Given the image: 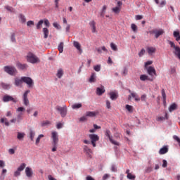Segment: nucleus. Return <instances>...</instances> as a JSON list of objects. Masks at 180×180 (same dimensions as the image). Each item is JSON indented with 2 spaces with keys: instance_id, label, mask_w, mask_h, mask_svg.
<instances>
[{
  "instance_id": "f257e3e1",
  "label": "nucleus",
  "mask_w": 180,
  "mask_h": 180,
  "mask_svg": "<svg viewBox=\"0 0 180 180\" xmlns=\"http://www.w3.org/2000/svg\"><path fill=\"white\" fill-rule=\"evenodd\" d=\"M27 61L31 64H37L40 63V58L32 52H29L27 55Z\"/></svg>"
},
{
  "instance_id": "f03ea898",
  "label": "nucleus",
  "mask_w": 180,
  "mask_h": 180,
  "mask_svg": "<svg viewBox=\"0 0 180 180\" xmlns=\"http://www.w3.org/2000/svg\"><path fill=\"white\" fill-rule=\"evenodd\" d=\"M150 34H154L155 39H158L160 36H162L164 33H165V31L163 29H157L155 28L150 31H149Z\"/></svg>"
},
{
  "instance_id": "7ed1b4c3",
  "label": "nucleus",
  "mask_w": 180,
  "mask_h": 180,
  "mask_svg": "<svg viewBox=\"0 0 180 180\" xmlns=\"http://www.w3.org/2000/svg\"><path fill=\"white\" fill-rule=\"evenodd\" d=\"M55 109L60 113L61 117H65L67 116V105H63V107L56 105Z\"/></svg>"
},
{
  "instance_id": "20e7f679",
  "label": "nucleus",
  "mask_w": 180,
  "mask_h": 180,
  "mask_svg": "<svg viewBox=\"0 0 180 180\" xmlns=\"http://www.w3.org/2000/svg\"><path fill=\"white\" fill-rule=\"evenodd\" d=\"M22 81L27 85L28 88H33L34 86V82L30 77H22Z\"/></svg>"
},
{
  "instance_id": "39448f33",
  "label": "nucleus",
  "mask_w": 180,
  "mask_h": 180,
  "mask_svg": "<svg viewBox=\"0 0 180 180\" xmlns=\"http://www.w3.org/2000/svg\"><path fill=\"white\" fill-rule=\"evenodd\" d=\"M4 71L7 74H8V75H15L18 74V70H16V68L13 66H5Z\"/></svg>"
},
{
  "instance_id": "423d86ee",
  "label": "nucleus",
  "mask_w": 180,
  "mask_h": 180,
  "mask_svg": "<svg viewBox=\"0 0 180 180\" xmlns=\"http://www.w3.org/2000/svg\"><path fill=\"white\" fill-rule=\"evenodd\" d=\"M89 138L93 147H96V141H99V136L98 134H89Z\"/></svg>"
},
{
  "instance_id": "0eeeda50",
  "label": "nucleus",
  "mask_w": 180,
  "mask_h": 180,
  "mask_svg": "<svg viewBox=\"0 0 180 180\" xmlns=\"http://www.w3.org/2000/svg\"><path fill=\"white\" fill-rule=\"evenodd\" d=\"M26 168V164L22 163L20 167H18L17 170L14 172L13 176L18 178V176H20V173Z\"/></svg>"
},
{
  "instance_id": "6e6552de",
  "label": "nucleus",
  "mask_w": 180,
  "mask_h": 180,
  "mask_svg": "<svg viewBox=\"0 0 180 180\" xmlns=\"http://www.w3.org/2000/svg\"><path fill=\"white\" fill-rule=\"evenodd\" d=\"M51 139H52V143L51 144H58V132L53 131L51 132Z\"/></svg>"
},
{
  "instance_id": "1a4fd4ad",
  "label": "nucleus",
  "mask_w": 180,
  "mask_h": 180,
  "mask_svg": "<svg viewBox=\"0 0 180 180\" xmlns=\"http://www.w3.org/2000/svg\"><path fill=\"white\" fill-rule=\"evenodd\" d=\"M30 94V90H27L25 91V93L22 95V101L23 103L25 106H29V98H27V95Z\"/></svg>"
},
{
  "instance_id": "9d476101",
  "label": "nucleus",
  "mask_w": 180,
  "mask_h": 180,
  "mask_svg": "<svg viewBox=\"0 0 180 180\" xmlns=\"http://www.w3.org/2000/svg\"><path fill=\"white\" fill-rule=\"evenodd\" d=\"M13 102L14 103H16V101L12 96H9L8 94H6L3 97V102Z\"/></svg>"
},
{
  "instance_id": "9b49d317",
  "label": "nucleus",
  "mask_w": 180,
  "mask_h": 180,
  "mask_svg": "<svg viewBox=\"0 0 180 180\" xmlns=\"http://www.w3.org/2000/svg\"><path fill=\"white\" fill-rule=\"evenodd\" d=\"M129 94H131V95H129L128 97L129 101H130V99H131V98H134V99L136 102L140 101V97H139V95H137V94L131 92V90H129Z\"/></svg>"
},
{
  "instance_id": "f8f14e48",
  "label": "nucleus",
  "mask_w": 180,
  "mask_h": 180,
  "mask_svg": "<svg viewBox=\"0 0 180 180\" xmlns=\"http://www.w3.org/2000/svg\"><path fill=\"white\" fill-rule=\"evenodd\" d=\"M83 151L86 153V154L89 157V158H92V150L89 148L87 146H84L83 148Z\"/></svg>"
},
{
  "instance_id": "ddd939ff",
  "label": "nucleus",
  "mask_w": 180,
  "mask_h": 180,
  "mask_svg": "<svg viewBox=\"0 0 180 180\" xmlns=\"http://www.w3.org/2000/svg\"><path fill=\"white\" fill-rule=\"evenodd\" d=\"M25 175L27 178H32L33 176V170L30 167L25 168Z\"/></svg>"
},
{
  "instance_id": "4468645a",
  "label": "nucleus",
  "mask_w": 180,
  "mask_h": 180,
  "mask_svg": "<svg viewBox=\"0 0 180 180\" xmlns=\"http://www.w3.org/2000/svg\"><path fill=\"white\" fill-rule=\"evenodd\" d=\"M146 69L148 75H150V77H154V75H155V69L154 68V67L150 66L148 68H146Z\"/></svg>"
},
{
  "instance_id": "2eb2a0df",
  "label": "nucleus",
  "mask_w": 180,
  "mask_h": 180,
  "mask_svg": "<svg viewBox=\"0 0 180 180\" xmlns=\"http://www.w3.org/2000/svg\"><path fill=\"white\" fill-rule=\"evenodd\" d=\"M16 67L18 68V70H27V67H29V66L27 65V64H22V63L18 62L16 63Z\"/></svg>"
},
{
  "instance_id": "dca6fc26",
  "label": "nucleus",
  "mask_w": 180,
  "mask_h": 180,
  "mask_svg": "<svg viewBox=\"0 0 180 180\" xmlns=\"http://www.w3.org/2000/svg\"><path fill=\"white\" fill-rule=\"evenodd\" d=\"M109 96L111 101H116L117 98L119 97V95L117 92L111 91L109 93Z\"/></svg>"
},
{
  "instance_id": "f3484780",
  "label": "nucleus",
  "mask_w": 180,
  "mask_h": 180,
  "mask_svg": "<svg viewBox=\"0 0 180 180\" xmlns=\"http://www.w3.org/2000/svg\"><path fill=\"white\" fill-rule=\"evenodd\" d=\"M103 94H105V86H101L96 89V94L101 96Z\"/></svg>"
},
{
  "instance_id": "a211bd4d",
  "label": "nucleus",
  "mask_w": 180,
  "mask_h": 180,
  "mask_svg": "<svg viewBox=\"0 0 180 180\" xmlns=\"http://www.w3.org/2000/svg\"><path fill=\"white\" fill-rule=\"evenodd\" d=\"M96 22L95 21L92 20L89 22L90 27H91V32L92 33H96Z\"/></svg>"
},
{
  "instance_id": "6ab92c4d",
  "label": "nucleus",
  "mask_w": 180,
  "mask_h": 180,
  "mask_svg": "<svg viewBox=\"0 0 180 180\" xmlns=\"http://www.w3.org/2000/svg\"><path fill=\"white\" fill-rule=\"evenodd\" d=\"M73 46L77 49V50H78V51L82 53V49H81V44H79V42L74 41Z\"/></svg>"
},
{
  "instance_id": "aec40b11",
  "label": "nucleus",
  "mask_w": 180,
  "mask_h": 180,
  "mask_svg": "<svg viewBox=\"0 0 180 180\" xmlns=\"http://www.w3.org/2000/svg\"><path fill=\"white\" fill-rule=\"evenodd\" d=\"M177 108H178V105L174 103L169 107V112H174V110H176Z\"/></svg>"
},
{
  "instance_id": "412c9836",
  "label": "nucleus",
  "mask_w": 180,
  "mask_h": 180,
  "mask_svg": "<svg viewBox=\"0 0 180 180\" xmlns=\"http://www.w3.org/2000/svg\"><path fill=\"white\" fill-rule=\"evenodd\" d=\"M167 153H168V147L167 146L161 148L159 150V154L160 155L167 154Z\"/></svg>"
},
{
  "instance_id": "4be33fe9",
  "label": "nucleus",
  "mask_w": 180,
  "mask_h": 180,
  "mask_svg": "<svg viewBox=\"0 0 180 180\" xmlns=\"http://www.w3.org/2000/svg\"><path fill=\"white\" fill-rule=\"evenodd\" d=\"M63 75H64V70L61 68L58 69L56 74V76L58 77V78L61 79Z\"/></svg>"
},
{
  "instance_id": "5701e85b",
  "label": "nucleus",
  "mask_w": 180,
  "mask_h": 180,
  "mask_svg": "<svg viewBox=\"0 0 180 180\" xmlns=\"http://www.w3.org/2000/svg\"><path fill=\"white\" fill-rule=\"evenodd\" d=\"M89 81L91 83L96 82V73H95V72L91 73V75Z\"/></svg>"
},
{
  "instance_id": "b1692460",
  "label": "nucleus",
  "mask_w": 180,
  "mask_h": 180,
  "mask_svg": "<svg viewBox=\"0 0 180 180\" xmlns=\"http://www.w3.org/2000/svg\"><path fill=\"white\" fill-rule=\"evenodd\" d=\"M86 116L88 117H95L96 112L94 111H88L86 112Z\"/></svg>"
},
{
  "instance_id": "393cba45",
  "label": "nucleus",
  "mask_w": 180,
  "mask_h": 180,
  "mask_svg": "<svg viewBox=\"0 0 180 180\" xmlns=\"http://www.w3.org/2000/svg\"><path fill=\"white\" fill-rule=\"evenodd\" d=\"M34 136H36V132L33 129H30V139L31 141L34 140Z\"/></svg>"
},
{
  "instance_id": "a878e982",
  "label": "nucleus",
  "mask_w": 180,
  "mask_h": 180,
  "mask_svg": "<svg viewBox=\"0 0 180 180\" xmlns=\"http://www.w3.org/2000/svg\"><path fill=\"white\" fill-rule=\"evenodd\" d=\"M0 85L3 89H11V84L4 82L1 83Z\"/></svg>"
},
{
  "instance_id": "bb28decb",
  "label": "nucleus",
  "mask_w": 180,
  "mask_h": 180,
  "mask_svg": "<svg viewBox=\"0 0 180 180\" xmlns=\"http://www.w3.org/2000/svg\"><path fill=\"white\" fill-rule=\"evenodd\" d=\"M22 82H23V80H22V77H21V79L15 78L14 84H15V86H20V84Z\"/></svg>"
},
{
  "instance_id": "cd10ccee",
  "label": "nucleus",
  "mask_w": 180,
  "mask_h": 180,
  "mask_svg": "<svg viewBox=\"0 0 180 180\" xmlns=\"http://www.w3.org/2000/svg\"><path fill=\"white\" fill-rule=\"evenodd\" d=\"M25 136H26V134L23 132H18L17 134V139L18 140H23V139H25Z\"/></svg>"
},
{
  "instance_id": "c85d7f7f",
  "label": "nucleus",
  "mask_w": 180,
  "mask_h": 180,
  "mask_svg": "<svg viewBox=\"0 0 180 180\" xmlns=\"http://www.w3.org/2000/svg\"><path fill=\"white\" fill-rule=\"evenodd\" d=\"M140 79H141V81H147V80H148V81H153V79H150L148 78V76H147L146 75H141L140 76Z\"/></svg>"
},
{
  "instance_id": "c756f323",
  "label": "nucleus",
  "mask_w": 180,
  "mask_h": 180,
  "mask_svg": "<svg viewBox=\"0 0 180 180\" xmlns=\"http://www.w3.org/2000/svg\"><path fill=\"white\" fill-rule=\"evenodd\" d=\"M58 50L60 53L64 51V42H60L58 46Z\"/></svg>"
},
{
  "instance_id": "7c9ffc66",
  "label": "nucleus",
  "mask_w": 180,
  "mask_h": 180,
  "mask_svg": "<svg viewBox=\"0 0 180 180\" xmlns=\"http://www.w3.org/2000/svg\"><path fill=\"white\" fill-rule=\"evenodd\" d=\"M43 33H44V39H47V37H49V29L47 28H43V30H42Z\"/></svg>"
},
{
  "instance_id": "2f4dec72",
  "label": "nucleus",
  "mask_w": 180,
  "mask_h": 180,
  "mask_svg": "<svg viewBox=\"0 0 180 180\" xmlns=\"http://www.w3.org/2000/svg\"><path fill=\"white\" fill-rule=\"evenodd\" d=\"M112 11L116 15L120 13V7L116 6L112 8Z\"/></svg>"
},
{
  "instance_id": "473e14b6",
  "label": "nucleus",
  "mask_w": 180,
  "mask_h": 180,
  "mask_svg": "<svg viewBox=\"0 0 180 180\" xmlns=\"http://www.w3.org/2000/svg\"><path fill=\"white\" fill-rule=\"evenodd\" d=\"M102 50L103 51H105L106 53H108V49L105 46H102L101 48H96V51L99 54H101Z\"/></svg>"
},
{
  "instance_id": "72a5a7b5",
  "label": "nucleus",
  "mask_w": 180,
  "mask_h": 180,
  "mask_svg": "<svg viewBox=\"0 0 180 180\" xmlns=\"http://www.w3.org/2000/svg\"><path fill=\"white\" fill-rule=\"evenodd\" d=\"M43 23H44V20H41L38 22V23L37 24V30H40V29H41V27L43 26Z\"/></svg>"
},
{
  "instance_id": "f704fd0d",
  "label": "nucleus",
  "mask_w": 180,
  "mask_h": 180,
  "mask_svg": "<svg viewBox=\"0 0 180 180\" xmlns=\"http://www.w3.org/2000/svg\"><path fill=\"white\" fill-rule=\"evenodd\" d=\"M174 54L178 57V58L180 60V48L177 46L175 49Z\"/></svg>"
},
{
  "instance_id": "c9c22d12",
  "label": "nucleus",
  "mask_w": 180,
  "mask_h": 180,
  "mask_svg": "<svg viewBox=\"0 0 180 180\" xmlns=\"http://www.w3.org/2000/svg\"><path fill=\"white\" fill-rule=\"evenodd\" d=\"M146 50L148 54H153V53H155V48L154 47H148Z\"/></svg>"
},
{
  "instance_id": "e433bc0d",
  "label": "nucleus",
  "mask_w": 180,
  "mask_h": 180,
  "mask_svg": "<svg viewBox=\"0 0 180 180\" xmlns=\"http://www.w3.org/2000/svg\"><path fill=\"white\" fill-rule=\"evenodd\" d=\"M16 36V34H15V32L11 33L10 39L12 41V43H16V38H15Z\"/></svg>"
},
{
  "instance_id": "4c0bfd02",
  "label": "nucleus",
  "mask_w": 180,
  "mask_h": 180,
  "mask_svg": "<svg viewBox=\"0 0 180 180\" xmlns=\"http://www.w3.org/2000/svg\"><path fill=\"white\" fill-rule=\"evenodd\" d=\"M23 113L20 112L17 115V122L18 123H20V121L23 120Z\"/></svg>"
},
{
  "instance_id": "58836bf2",
  "label": "nucleus",
  "mask_w": 180,
  "mask_h": 180,
  "mask_svg": "<svg viewBox=\"0 0 180 180\" xmlns=\"http://www.w3.org/2000/svg\"><path fill=\"white\" fill-rule=\"evenodd\" d=\"M79 108H82V104L75 103L72 105V109H79Z\"/></svg>"
},
{
  "instance_id": "ea45409f",
  "label": "nucleus",
  "mask_w": 180,
  "mask_h": 180,
  "mask_svg": "<svg viewBox=\"0 0 180 180\" xmlns=\"http://www.w3.org/2000/svg\"><path fill=\"white\" fill-rule=\"evenodd\" d=\"M53 26L55 29H57V30H61V25H60L58 22H53Z\"/></svg>"
},
{
  "instance_id": "a19ab883",
  "label": "nucleus",
  "mask_w": 180,
  "mask_h": 180,
  "mask_svg": "<svg viewBox=\"0 0 180 180\" xmlns=\"http://www.w3.org/2000/svg\"><path fill=\"white\" fill-rule=\"evenodd\" d=\"M165 119H168V114L165 113V117H158V122H162V120H165Z\"/></svg>"
},
{
  "instance_id": "79ce46f5",
  "label": "nucleus",
  "mask_w": 180,
  "mask_h": 180,
  "mask_svg": "<svg viewBox=\"0 0 180 180\" xmlns=\"http://www.w3.org/2000/svg\"><path fill=\"white\" fill-rule=\"evenodd\" d=\"M5 9H6V11H8V12H11V13L15 12V8H13V7H11L9 6H6Z\"/></svg>"
},
{
  "instance_id": "37998d69",
  "label": "nucleus",
  "mask_w": 180,
  "mask_h": 180,
  "mask_svg": "<svg viewBox=\"0 0 180 180\" xmlns=\"http://www.w3.org/2000/svg\"><path fill=\"white\" fill-rule=\"evenodd\" d=\"M20 21L22 23H25L26 22V17L23 15L22 14H20Z\"/></svg>"
},
{
  "instance_id": "c03bdc74",
  "label": "nucleus",
  "mask_w": 180,
  "mask_h": 180,
  "mask_svg": "<svg viewBox=\"0 0 180 180\" xmlns=\"http://www.w3.org/2000/svg\"><path fill=\"white\" fill-rule=\"evenodd\" d=\"M167 42L169 43V44L170 45V47H172V49H174V50L178 47L175 45V43H174V41H169L168 40Z\"/></svg>"
},
{
  "instance_id": "a18cd8bd",
  "label": "nucleus",
  "mask_w": 180,
  "mask_h": 180,
  "mask_svg": "<svg viewBox=\"0 0 180 180\" xmlns=\"http://www.w3.org/2000/svg\"><path fill=\"white\" fill-rule=\"evenodd\" d=\"M43 137H44V135H43V134L39 135L36 139L35 144H37V145L39 144V143H40V139H43Z\"/></svg>"
},
{
  "instance_id": "49530a36",
  "label": "nucleus",
  "mask_w": 180,
  "mask_h": 180,
  "mask_svg": "<svg viewBox=\"0 0 180 180\" xmlns=\"http://www.w3.org/2000/svg\"><path fill=\"white\" fill-rule=\"evenodd\" d=\"M162 96L163 99V102L165 103V101H167V94H165V90L162 89Z\"/></svg>"
},
{
  "instance_id": "de8ad7c7",
  "label": "nucleus",
  "mask_w": 180,
  "mask_h": 180,
  "mask_svg": "<svg viewBox=\"0 0 180 180\" xmlns=\"http://www.w3.org/2000/svg\"><path fill=\"white\" fill-rule=\"evenodd\" d=\"M1 123H5L6 126H9V122H8V119L1 118L0 120Z\"/></svg>"
},
{
  "instance_id": "09e8293b",
  "label": "nucleus",
  "mask_w": 180,
  "mask_h": 180,
  "mask_svg": "<svg viewBox=\"0 0 180 180\" xmlns=\"http://www.w3.org/2000/svg\"><path fill=\"white\" fill-rule=\"evenodd\" d=\"M127 178L128 179H133V180H134V179H136V176L134 174H132L131 173H130V174H128L127 175Z\"/></svg>"
},
{
  "instance_id": "8fccbe9b",
  "label": "nucleus",
  "mask_w": 180,
  "mask_h": 180,
  "mask_svg": "<svg viewBox=\"0 0 180 180\" xmlns=\"http://www.w3.org/2000/svg\"><path fill=\"white\" fill-rule=\"evenodd\" d=\"M131 29H132V30H133V32H134V33H137V25H136V24H131Z\"/></svg>"
},
{
  "instance_id": "3c124183",
  "label": "nucleus",
  "mask_w": 180,
  "mask_h": 180,
  "mask_svg": "<svg viewBox=\"0 0 180 180\" xmlns=\"http://www.w3.org/2000/svg\"><path fill=\"white\" fill-rule=\"evenodd\" d=\"M110 47L112 50H113V51H117V46H116V44H115L114 43L110 44Z\"/></svg>"
},
{
  "instance_id": "603ef678",
  "label": "nucleus",
  "mask_w": 180,
  "mask_h": 180,
  "mask_svg": "<svg viewBox=\"0 0 180 180\" xmlns=\"http://www.w3.org/2000/svg\"><path fill=\"white\" fill-rule=\"evenodd\" d=\"M126 109L128 110V112H130V113L133 112V106L127 105Z\"/></svg>"
},
{
  "instance_id": "864d4df0",
  "label": "nucleus",
  "mask_w": 180,
  "mask_h": 180,
  "mask_svg": "<svg viewBox=\"0 0 180 180\" xmlns=\"http://www.w3.org/2000/svg\"><path fill=\"white\" fill-rule=\"evenodd\" d=\"M49 124H50V121H43L41 124V126L44 127L46 126H49Z\"/></svg>"
},
{
  "instance_id": "5fc2aeb1",
  "label": "nucleus",
  "mask_w": 180,
  "mask_h": 180,
  "mask_svg": "<svg viewBox=\"0 0 180 180\" xmlns=\"http://www.w3.org/2000/svg\"><path fill=\"white\" fill-rule=\"evenodd\" d=\"M94 71H96V72H99V71H101V65L94 66Z\"/></svg>"
},
{
  "instance_id": "6e6d98bb",
  "label": "nucleus",
  "mask_w": 180,
  "mask_h": 180,
  "mask_svg": "<svg viewBox=\"0 0 180 180\" xmlns=\"http://www.w3.org/2000/svg\"><path fill=\"white\" fill-rule=\"evenodd\" d=\"M27 26H28L29 27H30L32 26H34V21H33V20L27 21Z\"/></svg>"
},
{
  "instance_id": "4d7b16f0",
  "label": "nucleus",
  "mask_w": 180,
  "mask_h": 180,
  "mask_svg": "<svg viewBox=\"0 0 180 180\" xmlns=\"http://www.w3.org/2000/svg\"><path fill=\"white\" fill-rule=\"evenodd\" d=\"M107 8L108 7L106 6H103L102 13L101 14V16H102V18H103V16H105V11H106Z\"/></svg>"
},
{
  "instance_id": "13d9d810",
  "label": "nucleus",
  "mask_w": 180,
  "mask_h": 180,
  "mask_svg": "<svg viewBox=\"0 0 180 180\" xmlns=\"http://www.w3.org/2000/svg\"><path fill=\"white\" fill-rule=\"evenodd\" d=\"M173 139H174V140L177 141V143H179V146L180 147V139H179V137H178V136H176V135H174Z\"/></svg>"
},
{
  "instance_id": "bf43d9fd",
  "label": "nucleus",
  "mask_w": 180,
  "mask_h": 180,
  "mask_svg": "<svg viewBox=\"0 0 180 180\" xmlns=\"http://www.w3.org/2000/svg\"><path fill=\"white\" fill-rule=\"evenodd\" d=\"M105 135L106 136V137H108L109 139V140H110V139H112V136H110V130H106Z\"/></svg>"
},
{
  "instance_id": "052dcab7",
  "label": "nucleus",
  "mask_w": 180,
  "mask_h": 180,
  "mask_svg": "<svg viewBox=\"0 0 180 180\" xmlns=\"http://www.w3.org/2000/svg\"><path fill=\"white\" fill-rule=\"evenodd\" d=\"M26 109L24 107H19L17 108L16 112H25Z\"/></svg>"
},
{
  "instance_id": "680f3d73",
  "label": "nucleus",
  "mask_w": 180,
  "mask_h": 180,
  "mask_svg": "<svg viewBox=\"0 0 180 180\" xmlns=\"http://www.w3.org/2000/svg\"><path fill=\"white\" fill-rule=\"evenodd\" d=\"M110 141L112 144H114V146H119V142L113 140L112 138L110 139Z\"/></svg>"
},
{
  "instance_id": "e2e57ef3",
  "label": "nucleus",
  "mask_w": 180,
  "mask_h": 180,
  "mask_svg": "<svg viewBox=\"0 0 180 180\" xmlns=\"http://www.w3.org/2000/svg\"><path fill=\"white\" fill-rule=\"evenodd\" d=\"M145 53H146V50L144 49H143L139 53V57H143V54H145Z\"/></svg>"
},
{
  "instance_id": "0e129e2a",
  "label": "nucleus",
  "mask_w": 180,
  "mask_h": 180,
  "mask_svg": "<svg viewBox=\"0 0 180 180\" xmlns=\"http://www.w3.org/2000/svg\"><path fill=\"white\" fill-rule=\"evenodd\" d=\"M52 146H53V148H52L53 153H54L55 151H57V147H58V144L54 145V143H52Z\"/></svg>"
},
{
  "instance_id": "69168bd1",
  "label": "nucleus",
  "mask_w": 180,
  "mask_h": 180,
  "mask_svg": "<svg viewBox=\"0 0 180 180\" xmlns=\"http://www.w3.org/2000/svg\"><path fill=\"white\" fill-rule=\"evenodd\" d=\"M86 120H88V119L86 118V116H83L79 119V122H86Z\"/></svg>"
},
{
  "instance_id": "338daca9",
  "label": "nucleus",
  "mask_w": 180,
  "mask_h": 180,
  "mask_svg": "<svg viewBox=\"0 0 180 180\" xmlns=\"http://www.w3.org/2000/svg\"><path fill=\"white\" fill-rule=\"evenodd\" d=\"M106 108L107 109H110L111 106H110V101H109V100H106Z\"/></svg>"
},
{
  "instance_id": "774afa93",
  "label": "nucleus",
  "mask_w": 180,
  "mask_h": 180,
  "mask_svg": "<svg viewBox=\"0 0 180 180\" xmlns=\"http://www.w3.org/2000/svg\"><path fill=\"white\" fill-rule=\"evenodd\" d=\"M110 175H109L108 174H105L103 175L102 179H103V180H106V179H108V178H110Z\"/></svg>"
}]
</instances>
